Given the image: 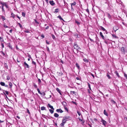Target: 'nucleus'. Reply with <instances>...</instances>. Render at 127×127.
Listing matches in <instances>:
<instances>
[{
  "label": "nucleus",
  "mask_w": 127,
  "mask_h": 127,
  "mask_svg": "<svg viewBox=\"0 0 127 127\" xmlns=\"http://www.w3.org/2000/svg\"><path fill=\"white\" fill-rule=\"evenodd\" d=\"M64 124L65 123V122L67 121L70 120L71 119V117L69 116H65L64 117Z\"/></svg>",
  "instance_id": "f257e3e1"
},
{
  "label": "nucleus",
  "mask_w": 127,
  "mask_h": 127,
  "mask_svg": "<svg viewBox=\"0 0 127 127\" xmlns=\"http://www.w3.org/2000/svg\"><path fill=\"white\" fill-rule=\"evenodd\" d=\"M74 45L73 46L74 48V49H76L77 50V51H78V48L79 46L77 44V43L76 42H75L74 43Z\"/></svg>",
  "instance_id": "f03ea898"
},
{
  "label": "nucleus",
  "mask_w": 127,
  "mask_h": 127,
  "mask_svg": "<svg viewBox=\"0 0 127 127\" xmlns=\"http://www.w3.org/2000/svg\"><path fill=\"white\" fill-rule=\"evenodd\" d=\"M101 122L102 123V124L104 126H106V124L107 123L106 121L103 120V119H102L101 120Z\"/></svg>",
  "instance_id": "7ed1b4c3"
},
{
  "label": "nucleus",
  "mask_w": 127,
  "mask_h": 127,
  "mask_svg": "<svg viewBox=\"0 0 127 127\" xmlns=\"http://www.w3.org/2000/svg\"><path fill=\"white\" fill-rule=\"evenodd\" d=\"M100 30H102L103 31H105V32H107V33H106V34L108 33L107 31L103 27L101 26H100Z\"/></svg>",
  "instance_id": "20e7f679"
},
{
  "label": "nucleus",
  "mask_w": 127,
  "mask_h": 127,
  "mask_svg": "<svg viewBox=\"0 0 127 127\" xmlns=\"http://www.w3.org/2000/svg\"><path fill=\"white\" fill-rule=\"evenodd\" d=\"M65 105H64V108L65 110V111H67V113L68 112V106H65Z\"/></svg>",
  "instance_id": "39448f33"
},
{
  "label": "nucleus",
  "mask_w": 127,
  "mask_h": 127,
  "mask_svg": "<svg viewBox=\"0 0 127 127\" xmlns=\"http://www.w3.org/2000/svg\"><path fill=\"white\" fill-rule=\"evenodd\" d=\"M121 51L122 54L125 53V48L123 47H122L121 49Z\"/></svg>",
  "instance_id": "423d86ee"
},
{
  "label": "nucleus",
  "mask_w": 127,
  "mask_h": 127,
  "mask_svg": "<svg viewBox=\"0 0 127 127\" xmlns=\"http://www.w3.org/2000/svg\"><path fill=\"white\" fill-rule=\"evenodd\" d=\"M0 4L2 5V6H3V7L4 6H5V5L6 4V3L5 2H4L1 1H0Z\"/></svg>",
  "instance_id": "0eeeda50"
},
{
  "label": "nucleus",
  "mask_w": 127,
  "mask_h": 127,
  "mask_svg": "<svg viewBox=\"0 0 127 127\" xmlns=\"http://www.w3.org/2000/svg\"><path fill=\"white\" fill-rule=\"evenodd\" d=\"M71 10H74L72 8V6H74L76 5V3L74 1L73 3H71Z\"/></svg>",
  "instance_id": "6e6552de"
},
{
  "label": "nucleus",
  "mask_w": 127,
  "mask_h": 127,
  "mask_svg": "<svg viewBox=\"0 0 127 127\" xmlns=\"http://www.w3.org/2000/svg\"><path fill=\"white\" fill-rule=\"evenodd\" d=\"M47 107H49L51 109H52L54 110V109L53 108V107L49 103H48V105H47Z\"/></svg>",
  "instance_id": "1a4fd4ad"
},
{
  "label": "nucleus",
  "mask_w": 127,
  "mask_h": 127,
  "mask_svg": "<svg viewBox=\"0 0 127 127\" xmlns=\"http://www.w3.org/2000/svg\"><path fill=\"white\" fill-rule=\"evenodd\" d=\"M114 73L119 78H120L121 77L119 75V73L117 71H115L114 72Z\"/></svg>",
  "instance_id": "9d476101"
},
{
  "label": "nucleus",
  "mask_w": 127,
  "mask_h": 127,
  "mask_svg": "<svg viewBox=\"0 0 127 127\" xmlns=\"http://www.w3.org/2000/svg\"><path fill=\"white\" fill-rule=\"evenodd\" d=\"M56 111L57 112H59L60 113H62L63 112V111L61 109H57Z\"/></svg>",
  "instance_id": "9b49d317"
},
{
  "label": "nucleus",
  "mask_w": 127,
  "mask_h": 127,
  "mask_svg": "<svg viewBox=\"0 0 127 127\" xmlns=\"http://www.w3.org/2000/svg\"><path fill=\"white\" fill-rule=\"evenodd\" d=\"M24 64L25 67L28 68H29V66L27 63H26L25 62L24 63Z\"/></svg>",
  "instance_id": "f8f14e48"
},
{
  "label": "nucleus",
  "mask_w": 127,
  "mask_h": 127,
  "mask_svg": "<svg viewBox=\"0 0 127 127\" xmlns=\"http://www.w3.org/2000/svg\"><path fill=\"white\" fill-rule=\"evenodd\" d=\"M60 127H64V118L62 119V122L60 124Z\"/></svg>",
  "instance_id": "ddd939ff"
},
{
  "label": "nucleus",
  "mask_w": 127,
  "mask_h": 127,
  "mask_svg": "<svg viewBox=\"0 0 127 127\" xmlns=\"http://www.w3.org/2000/svg\"><path fill=\"white\" fill-rule=\"evenodd\" d=\"M99 34L100 35V36H101L102 37V38L104 40V36L103 35L102 33L101 32H100V33H99Z\"/></svg>",
  "instance_id": "4468645a"
},
{
  "label": "nucleus",
  "mask_w": 127,
  "mask_h": 127,
  "mask_svg": "<svg viewBox=\"0 0 127 127\" xmlns=\"http://www.w3.org/2000/svg\"><path fill=\"white\" fill-rule=\"evenodd\" d=\"M9 88H11L12 86V83L11 82H9Z\"/></svg>",
  "instance_id": "2eb2a0df"
},
{
  "label": "nucleus",
  "mask_w": 127,
  "mask_h": 127,
  "mask_svg": "<svg viewBox=\"0 0 127 127\" xmlns=\"http://www.w3.org/2000/svg\"><path fill=\"white\" fill-rule=\"evenodd\" d=\"M56 90L57 91L60 93V95H62L61 91L58 88H57L56 89Z\"/></svg>",
  "instance_id": "dca6fc26"
},
{
  "label": "nucleus",
  "mask_w": 127,
  "mask_h": 127,
  "mask_svg": "<svg viewBox=\"0 0 127 127\" xmlns=\"http://www.w3.org/2000/svg\"><path fill=\"white\" fill-rule=\"evenodd\" d=\"M104 114L106 115V116H108V114L106 112L105 110H104L103 112Z\"/></svg>",
  "instance_id": "f3484780"
},
{
  "label": "nucleus",
  "mask_w": 127,
  "mask_h": 127,
  "mask_svg": "<svg viewBox=\"0 0 127 127\" xmlns=\"http://www.w3.org/2000/svg\"><path fill=\"white\" fill-rule=\"evenodd\" d=\"M0 8L2 9V10L3 12H5V10L4 9L3 7V6H0Z\"/></svg>",
  "instance_id": "a211bd4d"
},
{
  "label": "nucleus",
  "mask_w": 127,
  "mask_h": 127,
  "mask_svg": "<svg viewBox=\"0 0 127 127\" xmlns=\"http://www.w3.org/2000/svg\"><path fill=\"white\" fill-rule=\"evenodd\" d=\"M50 4L52 5H53L55 3L52 0L50 1L49 2Z\"/></svg>",
  "instance_id": "6ab92c4d"
},
{
  "label": "nucleus",
  "mask_w": 127,
  "mask_h": 127,
  "mask_svg": "<svg viewBox=\"0 0 127 127\" xmlns=\"http://www.w3.org/2000/svg\"><path fill=\"white\" fill-rule=\"evenodd\" d=\"M11 16H10V17H11L13 18H14L15 17V15L14 14L13 12L11 13Z\"/></svg>",
  "instance_id": "aec40b11"
},
{
  "label": "nucleus",
  "mask_w": 127,
  "mask_h": 127,
  "mask_svg": "<svg viewBox=\"0 0 127 127\" xmlns=\"http://www.w3.org/2000/svg\"><path fill=\"white\" fill-rule=\"evenodd\" d=\"M112 36L114 38H118V37L116 35L114 34H111Z\"/></svg>",
  "instance_id": "412c9836"
},
{
  "label": "nucleus",
  "mask_w": 127,
  "mask_h": 127,
  "mask_svg": "<svg viewBox=\"0 0 127 127\" xmlns=\"http://www.w3.org/2000/svg\"><path fill=\"white\" fill-rule=\"evenodd\" d=\"M54 116L55 117L58 118L59 116V114L57 113H55L54 114Z\"/></svg>",
  "instance_id": "4be33fe9"
},
{
  "label": "nucleus",
  "mask_w": 127,
  "mask_h": 127,
  "mask_svg": "<svg viewBox=\"0 0 127 127\" xmlns=\"http://www.w3.org/2000/svg\"><path fill=\"white\" fill-rule=\"evenodd\" d=\"M7 45L9 47L12 49V47L11 45L10 44V43H7Z\"/></svg>",
  "instance_id": "5701e85b"
},
{
  "label": "nucleus",
  "mask_w": 127,
  "mask_h": 127,
  "mask_svg": "<svg viewBox=\"0 0 127 127\" xmlns=\"http://www.w3.org/2000/svg\"><path fill=\"white\" fill-rule=\"evenodd\" d=\"M0 84L2 86H5V83L3 82H0Z\"/></svg>",
  "instance_id": "b1692460"
},
{
  "label": "nucleus",
  "mask_w": 127,
  "mask_h": 127,
  "mask_svg": "<svg viewBox=\"0 0 127 127\" xmlns=\"http://www.w3.org/2000/svg\"><path fill=\"white\" fill-rule=\"evenodd\" d=\"M83 60L86 63H87L89 62V60L86 58L83 59Z\"/></svg>",
  "instance_id": "393cba45"
},
{
  "label": "nucleus",
  "mask_w": 127,
  "mask_h": 127,
  "mask_svg": "<svg viewBox=\"0 0 127 127\" xmlns=\"http://www.w3.org/2000/svg\"><path fill=\"white\" fill-rule=\"evenodd\" d=\"M41 110H46V108L44 106L41 107Z\"/></svg>",
  "instance_id": "a878e982"
},
{
  "label": "nucleus",
  "mask_w": 127,
  "mask_h": 127,
  "mask_svg": "<svg viewBox=\"0 0 127 127\" xmlns=\"http://www.w3.org/2000/svg\"><path fill=\"white\" fill-rule=\"evenodd\" d=\"M75 65H76V66L77 67V68L78 69H79V68H80L79 65V64L77 63H76L75 64Z\"/></svg>",
  "instance_id": "bb28decb"
},
{
  "label": "nucleus",
  "mask_w": 127,
  "mask_h": 127,
  "mask_svg": "<svg viewBox=\"0 0 127 127\" xmlns=\"http://www.w3.org/2000/svg\"><path fill=\"white\" fill-rule=\"evenodd\" d=\"M57 17L58 18H59L60 20H62L63 21H64V20L62 18L61 16L60 15H59Z\"/></svg>",
  "instance_id": "cd10ccee"
},
{
  "label": "nucleus",
  "mask_w": 127,
  "mask_h": 127,
  "mask_svg": "<svg viewBox=\"0 0 127 127\" xmlns=\"http://www.w3.org/2000/svg\"><path fill=\"white\" fill-rule=\"evenodd\" d=\"M1 16V18L2 19L3 21H4L5 20V18L4 16Z\"/></svg>",
  "instance_id": "c85d7f7f"
},
{
  "label": "nucleus",
  "mask_w": 127,
  "mask_h": 127,
  "mask_svg": "<svg viewBox=\"0 0 127 127\" xmlns=\"http://www.w3.org/2000/svg\"><path fill=\"white\" fill-rule=\"evenodd\" d=\"M49 111L50 112L51 114H53V113L54 112V110H53L52 109L51 110V109H49Z\"/></svg>",
  "instance_id": "c756f323"
},
{
  "label": "nucleus",
  "mask_w": 127,
  "mask_h": 127,
  "mask_svg": "<svg viewBox=\"0 0 127 127\" xmlns=\"http://www.w3.org/2000/svg\"><path fill=\"white\" fill-rule=\"evenodd\" d=\"M37 89L38 92V93L40 95H42V93L40 92V90L39 89L37 88Z\"/></svg>",
  "instance_id": "7c9ffc66"
},
{
  "label": "nucleus",
  "mask_w": 127,
  "mask_h": 127,
  "mask_svg": "<svg viewBox=\"0 0 127 127\" xmlns=\"http://www.w3.org/2000/svg\"><path fill=\"white\" fill-rule=\"evenodd\" d=\"M77 113L78 114L79 116H80V115H81V116H82V115H81V113L80 112H79L78 111H77Z\"/></svg>",
  "instance_id": "2f4dec72"
},
{
  "label": "nucleus",
  "mask_w": 127,
  "mask_h": 127,
  "mask_svg": "<svg viewBox=\"0 0 127 127\" xmlns=\"http://www.w3.org/2000/svg\"><path fill=\"white\" fill-rule=\"evenodd\" d=\"M111 101L112 103H113L114 104H115L116 103V102L113 100H111Z\"/></svg>",
  "instance_id": "473e14b6"
},
{
  "label": "nucleus",
  "mask_w": 127,
  "mask_h": 127,
  "mask_svg": "<svg viewBox=\"0 0 127 127\" xmlns=\"http://www.w3.org/2000/svg\"><path fill=\"white\" fill-rule=\"evenodd\" d=\"M58 11V9L57 8L56 9H55V11H54V13H57Z\"/></svg>",
  "instance_id": "72a5a7b5"
},
{
  "label": "nucleus",
  "mask_w": 127,
  "mask_h": 127,
  "mask_svg": "<svg viewBox=\"0 0 127 127\" xmlns=\"http://www.w3.org/2000/svg\"><path fill=\"white\" fill-rule=\"evenodd\" d=\"M2 91H3V92H4V91H5V92H4V93H5H5L6 94H7V95H8L9 93H8V91H5L4 90H2Z\"/></svg>",
  "instance_id": "f704fd0d"
},
{
  "label": "nucleus",
  "mask_w": 127,
  "mask_h": 127,
  "mask_svg": "<svg viewBox=\"0 0 127 127\" xmlns=\"http://www.w3.org/2000/svg\"><path fill=\"white\" fill-rule=\"evenodd\" d=\"M0 40L1 42H2L3 41V38H2L0 37Z\"/></svg>",
  "instance_id": "c9c22d12"
},
{
  "label": "nucleus",
  "mask_w": 127,
  "mask_h": 127,
  "mask_svg": "<svg viewBox=\"0 0 127 127\" xmlns=\"http://www.w3.org/2000/svg\"><path fill=\"white\" fill-rule=\"evenodd\" d=\"M38 84H40L41 82V80L40 79H39V78H38Z\"/></svg>",
  "instance_id": "e433bc0d"
},
{
  "label": "nucleus",
  "mask_w": 127,
  "mask_h": 127,
  "mask_svg": "<svg viewBox=\"0 0 127 127\" xmlns=\"http://www.w3.org/2000/svg\"><path fill=\"white\" fill-rule=\"evenodd\" d=\"M88 85L89 88V89L90 90H91V86H90V84L89 83H88Z\"/></svg>",
  "instance_id": "4c0bfd02"
},
{
  "label": "nucleus",
  "mask_w": 127,
  "mask_h": 127,
  "mask_svg": "<svg viewBox=\"0 0 127 127\" xmlns=\"http://www.w3.org/2000/svg\"><path fill=\"white\" fill-rule=\"evenodd\" d=\"M64 6H65V7H67V5H68L67 4L66 2H65L64 1Z\"/></svg>",
  "instance_id": "58836bf2"
},
{
  "label": "nucleus",
  "mask_w": 127,
  "mask_h": 127,
  "mask_svg": "<svg viewBox=\"0 0 127 127\" xmlns=\"http://www.w3.org/2000/svg\"><path fill=\"white\" fill-rule=\"evenodd\" d=\"M74 36L76 38H78V35L77 33H75L74 35Z\"/></svg>",
  "instance_id": "ea45409f"
},
{
  "label": "nucleus",
  "mask_w": 127,
  "mask_h": 127,
  "mask_svg": "<svg viewBox=\"0 0 127 127\" xmlns=\"http://www.w3.org/2000/svg\"><path fill=\"white\" fill-rule=\"evenodd\" d=\"M75 22L78 25H79L80 24V22L76 20L75 21Z\"/></svg>",
  "instance_id": "a19ab883"
},
{
  "label": "nucleus",
  "mask_w": 127,
  "mask_h": 127,
  "mask_svg": "<svg viewBox=\"0 0 127 127\" xmlns=\"http://www.w3.org/2000/svg\"><path fill=\"white\" fill-rule=\"evenodd\" d=\"M4 65L5 67L7 68H8V66L7 65V64L6 63H4Z\"/></svg>",
  "instance_id": "79ce46f5"
},
{
  "label": "nucleus",
  "mask_w": 127,
  "mask_h": 127,
  "mask_svg": "<svg viewBox=\"0 0 127 127\" xmlns=\"http://www.w3.org/2000/svg\"><path fill=\"white\" fill-rule=\"evenodd\" d=\"M18 25H19V26L20 27V28H22L23 27L21 25V24L20 23H18Z\"/></svg>",
  "instance_id": "37998d69"
},
{
  "label": "nucleus",
  "mask_w": 127,
  "mask_h": 127,
  "mask_svg": "<svg viewBox=\"0 0 127 127\" xmlns=\"http://www.w3.org/2000/svg\"><path fill=\"white\" fill-rule=\"evenodd\" d=\"M52 36L53 39H55V36L53 34H52Z\"/></svg>",
  "instance_id": "c03bdc74"
},
{
  "label": "nucleus",
  "mask_w": 127,
  "mask_h": 127,
  "mask_svg": "<svg viewBox=\"0 0 127 127\" xmlns=\"http://www.w3.org/2000/svg\"><path fill=\"white\" fill-rule=\"evenodd\" d=\"M107 76L109 79H110L111 78V77L110 76V75L108 74H107Z\"/></svg>",
  "instance_id": "a18cd8bd"
},
{
  "label": "nucleus",
  "mask_w": 127,
  "mask_h": 127,
  "mask_svg": "<svg viewBox=\"0 0 127 127\" xmlns=\"http://www.w3.org/2000/svg\"><path fill=\"white\" fill-rule=\"evenodd\" d=\"M25 13L24 12H22V15L23 16H24V17H25Z\"/></svg>",
  "instance_id": "49530a36"
},
{
  "label": "nucleus",
  "mask_w": 127,
  "mask_h": 127,
  "mask_svg": "<svg viewBox=\"0 0 127 127\" xmlns=\"http://www.w3.org/2000/svg\"><path fill=\"white\" fill-rule=\"evenodd\" d=\"M6 78H7V80H9L10 79L9 76V75H7V76Z\"/></svg>",
  "instance_id": "de8ad7c7"
},
{
  "label": "nucleus",
  "mask_w": 127,
  "mask_h": 127,
  "mask_svg": "<svg viewBox=\"0 0 127 127\" xmlns=\"http://www.w3.org/2000/svg\"><path fill=\"white\" fill-rule=\"evenodd\" d=\"M124 76L127 79V74H126L125 73L124 74Z\"/></svg>",
  "instance_id": "09e8293b"
},
{
  "label": "nucleus",
  "mask_w": 127,
  "mask_h": 127,
  "mask_svg": "<svg viewBox=\"0 0 127 127\" xmlns=\"http://www.w3.org/2000/svg\"><path fill=\"white\" fill-rule=\"evenodd\" d=\"M70 93L71 94H75L76 93V92L74 91H71Z\"/></svg>",
  "instance_id": "8fccbe9b"
},
{
  "label": "nucleus",
  "mask_w": 127,
  "mask_h": 127,
  "mask_svg": "<svg viewBox=\"0 0 127 127\" xmlns=\"http://www.w3.org/2000/svg\"><path fill=\"white\" fill-rule=\"evenodd\" d=\"M27 112L29 114H30V112L29 110L28 109H27Z\"/></svg>",
  "instance_id": "3c124183"
},
{
  "label": "nucleus",
  "mask_w": 127,
  "mask_h": 127,
  "mask_svg": "<svg viewBox=\"0 0 127 127\" xmlns=\"http://www.w3.org/2000/svg\"><path fill=\"white\" fill-rule=\"evenodd\" d=\"M69 54H68L67 53H65V58H66V56H68Z\"/></svg>",
  "instance_id": "603ef678"
},
{
  "label": "nucleus",
  "mask_w": 127,
  "mask_h": 127,
  "mask_svg": "<svg viewBox=\"0 0 127 127\" xmlns=\"http://www.w3.org/2000/svg\"><path fill=\"white\" fill-rule=\"evenodd\" d=\"M3 26L5 28H10L9 27L6 26L5 25V24Z\"/></svg>",
  "instance_id": "864d4df0"
},
{
  "label": "nucleus",
  "mask_w": 127,
  "mask_h": 127,
  "mask_svg": "<svg viewBox=\"0 0 127 127\" xmlns=\"http://www.w3.org/2000/svg\"><path fill=\"white\" fill-rule=\"evenodd\" d=\"M89 39L91 41L93 42H95L91 38H89Z\"/></svg>",
  "instance_id": "5fc2aeb1"
},
{
  "label": "nucleus",
  "mask_w": 127,
  "mask_h": 127,
  "mask_svg": "<svg viewBox=\"0 0 127 127\" xmlns=\"http://www.w3.org/2000/svg\"><path fill=\"white\" fill-rule=\"evenodd\" d=\"M32 64H34L35 65H36V63L33 61H32Z\"/></svg>",
  "instance_id": "6e6d98bb"
},
{
  "label": "nucleus",
  "mask_w": 127,
  "mask_h": 127,
  "mask_svg": "<svg viewBox=\"0 0 127 127\" xmlns=\"http://www.w3.org/2000/svg\"><path fill=\"white\" fill-rule=\"evenodd\" d=\"M108 17L109 18V19H110L111 18V16L109 14H108Z\"/></svg>",
  "instance_id": "4d7b16f0"
},
{
  "label": "nucleus",
  "mask_w": 127,
  "mask_h": 127,
  "mask_svg": "<svg viewBox=\"0 0 127 127\" xmlns=\"http://www.w3.org/2000/svg\"><path fill=\"white\" fill-rule=\"evenodd\" d=\"M86 12L89 14V11L88 9H86Z\"/></svg>",
  "instance_id": "13d9d810"
},
{
  "label": "nucleus",
  "mask_w": 127,
  "mask_h": 127,
  "mask_svg": "<svg viewBox=\"0 0 127 127\" xmlns=\"http://www.w3.org/2000/svg\"><path fill=\"white\" fill-rule=\"evenodd\" d=\"M34 20L35 23H36L37 24H39V23L36 20L34 19Z\"/></svg>",
  "instance_id": "bf43d9fd"
},
{
  "label": "nucleus",
  "mask_w": 127,
  "mask_h": 127,
  "mask_svg": "<svg viewBox=\"0 0 127 127\" xmlns=\"http://www.w3.org/2000/svg\"><path fill=\"white\" fill-rule=\"evenodd\" d=\"M33 86H34V87L36 88H37V85H36L35 84H34V85Z\"/></svg>",
  "instance_id": "052dcab7"
},
{
  "label": "nucleus",
  "mask_w": 127,
  "mask_h": 127,
  "mask_svg": "<svg viewBox=\"0 0 127 127\" xmlns=\"http://www.w3.org/2000/svg\"><path fill=\"white\" fill-rule=\"evenodd\" d=\"M79 119V121H81V122H82V123H84V121H83V120H82V119Z\"/></svg>",
  "instance_id": "680f3d73"
},
{
  "label": "nucleus",
  "mask_w": 127,
  "mask_h": 127,
  "mask_svg": "<svg viewBox=\"0 0 127 127\" xmlns=\"http://www.w3.org/2000/svg\"><path fill=\"white\" fill-rule=\"evenodd\" d=\"M1 45L2 46V48H3L4 47V45L3 44V43H1Z\"/></svg>",
  "instance_id": "e2e57ef3"
},
{
  "label": "nucleus",
  "mask_w": 127,
  "mask_h": 127,
  "mask_svg": "<svg viewBox=\"0 0 127 127\" xmlns=\"http://www.w3.org/2000/svg\"><path fill=\"white\" fill-rule=\"evenodd\" d=\"M64 105H65V106H67L66 105H67V104L66 103V102H65L64 100Z\"/></svg>",
  "instance_id": "0e129e2a"
},
{
  "label": "nucleus",
  "mask_w": 127,
  "mask_h": 127,
  "mask_svg": "<svg viewBox=\"0 0 127 127\" xmlns=\"http://www.w3.org/2000/svg\"><path fill=\"white\" fill-rule=\"evenodd\" d=\"M76 79H77V80H80V79L79 77H77L76 78Z\"/></svg>",
  "instance_id": "69168bd1"
},
{
  "label": "nucleus",
  "mask_w": 127,
  "mask_h": 127,
  "mask_svg": "<svg viewBox=\"0 0 127 127\" xmlns=\"http://www.w3.org/2000/svg\"><path fill=\"white\" fill-rule=\"evenodd\" d=\"M46 43L47 44H49V42L47 41V40L46 41Z\"/></svg>",
  "instance_id": "338daca9"
},
{
  "label": "nucleus",
  "mask_w": 127,
  "mask_h": 127,
  "mask_svg": "<svg viewBox=\"0 0 127 127\" xmlns=\"http://www.w3.org/2000/svg\"><path fill=\"white\" fill-rule=\"evenodd\" d=\"M5 6L7 8H8V5H7L6 4Z\"/></svg>",
  "instance_id": "774afa93"
}]
</instances>
